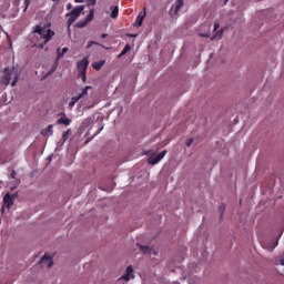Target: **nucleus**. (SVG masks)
Here are the masks:
<instances>
[{
  "mask_svg": "<svg viewBox=\"0 0 284 284\" xmlns=\"http://www.w3.org/2000/svg\"><path fill=\"white\" fill-rule=\"evenodd\" d=\"M34 33L38 41L34 43L36 48L43 49L49 41H51L52 37H54V31L48 28H43L41 26H36Z\"/></svg>",
  "mask_w": 284,
  "mask_h": 284,
  "instance_id": "f257e3e1",
  "label": "nucleus"
},
{
  "mask_svg": "<svg viewBox=\"0 0 284 284\" xmlns=\"http://www.w3.org/2000/svg\"><path fill=\"white\" fill-rule=\"evenodd\" d=\"M10 81H12L11 85L12 88H14V85H17V83L19 82V73L14 69L10 70L9 68H6L4 77L2 78L1 83H3V85H10Z\"/></svg>",
  "mask_w": 284,
  "mask_h": 284,
  "instance_id": "f03ea898",
  "label": "nucleus"
},
{
  "mask_svg": "<svg viewBox=\"0 0 284 284\" xmlns=\"http://www.w3.org/2000/svg\"><path fill=\"white\" fill-rule=\"evenodd\" d=\"M83 10H85V7L78 6V7L73 8L69 13H67V17H69V19L67 21L68 30H70V26H72V23H74V21H77V19H79V17H81V12H83Z\"/></svg>",
  "mask_w": 284,
  "mask_h": 284,
  "instance_id": "7ed1b4c3",
  "label": "nucleus"
},
{
  "mask_svg": "<svg viewBox=\"0 0 284 284\" xmlns=\"http://www.w3.org/2000/svg\"><path fill=\"white\" fill-rule=\"evenodd\" d=\"M91 21H94V9H91L89 11V14L84 20L77 22L75 28H85V26H88V23H91Z\"/></svg>",
  "mask_w": 284,
  "mask_h": 284,
  "instance_id": "20e7f679",
  "label": "nucleus"
},
{
  "mask_svg": "<svg viewBox=\"0 0 284 284\" xmlns=\"http://www.w3.org/2000/svg\"><path fill=\"white\" fill-rule=\"evenodd\" d=\"M166 154H168V151H165V150L162 151L161 153H159L158 155L153 154L151 158H149L150 165H156V163L162 161Z\"/></svg>",
  "mask_w": 284,
  "mask_h": 284,
  "instance_id": "39448f33",
  "label": "nucleus"
},
{
  "mask_svg": "<svg viewBox=\"0 0 284 284\" xmlns=\"http://www.w3.org/2000/svg\"><path fill=\"white\" fill-rule=\"evenodd\" d=\"M88 65H90L88 58H83L81 61L77 63V68L79 71H88Z\"/></svg>",
  "mask_w": 284,
  "mask_h": 284,
  "instance_id": "423d86ee",
  "label": "nucleus"
},
{
  "mask_svg": "<svg viewBox=\"0 0 284 284\" xmlns=\"http://www.w3.org/2000/svg\"><path fill=\"white\" fill-rule=\"evenodd\" d=\"M40 263L42 265H47V267H51L52 265H54V262L52 261V256L44 254L43 257L41 258Z\"/></svg>",
  "mask_w": 284,
  "mask_h": 284,
  "instance_id": "0eeeda50",
  "label": "nucleus"
},
{
  "mask_svg": "<svg viewBox=\"0 0 284 284\" xmlns=\"http://www.w3.org/2000/svg\"><path fill=\"white\" fill-rule=\"evenodd\" d=\"M3 203L6 207L10 209L12 205H14V197H12L10 193H7L3 197Z\"/></svg>",
  "mask_w": 284,
  "mask_h": 284,
  "instance_id": "6e6552de",
  "label": "nucleus"
},
{
  "mask_svg": "<svg viewBox=\"0 0 284 284\" xmlns=\"http://www.w3.org/2000/svg\"><path fill=\"white\" fill-rule=\"evenodd\" d=\"M123 281H130V278H134V268L132 266L126 267V273L121 277Z\"/></svg>",
  "mask_w": 284,
  "mask_h": 284,
  "instance_id": "1a4fd4ad",
  "label": "nucleus"
},
{
  "mask_svg": "<svg viewBox=\"0 0 284 284\" xmlns=\"http://www.w3.org/2000/svg\"><path fill=\"white\" fill-rule=\"evenodd\" d=\"M60 116L61 118L57 122L58 125H70L72 123V120L68 119L65 113H61Z\"/></svg>",
  "mask_w": 284,
  "mask_h": 284,
  "instance_id": "9d476101",
  "label": "nucleus"
},
{
  "mask_svg": "<svg viewBox=\"0 0 284 284\" xmlns=\"http://www.w3.org/2000/svg\"><path fill=\"white\" fill-rule=\"evenodd\" d=\"M42 136H52L54 134V125L50 124L47 129L41 131Z\"/></svg>",
  "mask_w": 284,
  "mask_h": 284,
  "instance_id": "9b49d317",
  "label": "nucleus"
},
{
  "mask_svg": "<svg viewBox=\"0 0 284 284\" xmlns=\"http://www.w3.org/2000/svg\"><path fill=\"white\" fill-rule=\"evenodd\" d=\"M143 19H145V12L143 14L139 13L134 22V28H141L143 26Z\"/></svg>",
  "mask_w": 284,
  "mask_h": 284,
  "instance_id": "f8f14e48",
  "label": "nucleus"
},
{
  "mask_svg": "<svg viewBox=\"0 0 284 284\" xmlns=\"http://www.w3.org/2000/svg\"><path fill=\"white\" fill-rule=\"evenodd\" d=\"M119 18V6H111V19Z\"/></svg>",
  "mask_w": 284,
  "mask_h": 284,
  "instance_id": "ddd939ff",
  "label": "nucleus"
},
{
  "mask_svg": "<svg viewBox=\"0 0 284 284\" xmlns=\"http://www.w3.org/2000/svg\"><path fill=\"white\" fill-rule=\"evenodd\" d=\"M201 30H210V26L209 24H202L200 27V31ZM200 37H204V39H209L210 33H203V32H199Z\"/></svg>",
  "mask_w": 284,
  "mask_h": 284,
  "instance_id": "4468645a",
  "label": "nucleus"
},
{
  "mask_svg": "<svg viewBox=\"0 0 284 284\" xmlns=\"http://www.w3.org/2000/svg\"><path fill=\"white\" fill-rule=\"evenodd\" d=\"M104 65H105V60H100V61H98V62H94V63L92 64V68H93L94 70H101Z\"/></svg>",
  "mask_w": 284,
  "mask_h": 284,
  "instance_id": "2eb2a0df",
  "label": "nucleus"
},
{
  "mask_svg": "<svg viewBox=\"0 0 284 284\" xmlns=\"http://www.w3.org/2000/svg\"><path fill=\"white\" fill-rule=\"evenodd\" d=\"M80 100H81V97H79V95L71 98V101L69 102V108L70 109L74 108L77 102L80 101Z\"/></svg>",
  "mask_w": 284,
  "mask_h": 284,
  "instance_id": "dca6fc26",
  "label": "nucleus"
},
{
  "mask_svg": "<svg viewBox=\"0 0 284 284\" xmlns=\"http://www.w3.org/2000/svg\"><path fill=\"white\" fill-rule=\"evenodd\" d=\"M182 8H183V0H178L175 3L174 13L179 14V10H181Z\"/></svg>",
  "mask_w": 284,
  "mask_h": 284,
  "instance_id": "f3484780",
  "label": "nucleus"
},
{
  "mask_svg": "<svg viewBox=\"0 0 284 284\" xmlns=\"http://www.w3.org/2000/svg\"><path fill=\"white\" fill-rule=\"evenodd\" d=\"M89 90H92V87H85V88L82 90V92L79 93L78 97H80V99H83V97H87Z\"/></svg>",
  "mask_w": 284,
  "mask_h": 284,
  "instance_id": "a211bd4d",
  "label": "nucleus"
},
{
  "mask_svg": "<svg viewBox=\"0 0 284 284\" xmlns=\"http://www.w3.org/2000/svg\"><path fill=\"white\" fill-rule=\"evenodd\" d=\"M140 250H141V252H143V254H150L152 252V248H150V246H145V245H140Z\"/></svg>",
  "mask_w": 284,
  "mask_h": 284,
  "instance_id": "6ab92c4d",
  "label": "nucleus"
},
{
  "mask_svg": "<svg viewBox=\"0 0 284 284\" xmlns=\"http://www.w3.org/2000/svg\"><path fill=\"white\" fill-rule=\"evenodd\" d=\"M87 71H79V78L82 79L83 83L88 81V77L85 75Z\"/></svg>",
  "mask_w": 284,
  "mask_h": 284,
  "instance_id": "aec40b11",
  "label": "nucleus"
},
{
  "mask_svg": "<svg viewBox=\"0 0 284 284\" xmlns=\"http://www.w3.org/2000/svg\"><path fill=\"white\" fill-rule=\"evenodd\" d=\"M222 37H223V31H219L215 36H213L211 40L214 41L215 39H221Z\"/></svg>",
  "mask_w": 284,
  "mask_h": 284,
  "instance_id": "412c9836",
  "label": "nucleus"
},
{
  "mask_svg": "<svg viewBox=\"0 0 284 284\" xmlns=\"http://www.w3.org/2000/svg\"><path fill=\"white\" fill-rule=\"evenodd\" d=\"M132 48L130 47V44H125V47L123 48V50L121 51L122 54H125L126 52H129Z\"/></svg>",
  "mask_w": 284,
  "mask_h": 284,
  "instance_id": "4be33fe9",
  "label": "nucleus"
},
{
  "mask_svg": "<svg viewBox=\"0 0 284 284\" xmlns=\"http://www.w3.org/2000/svg\"><path fill=\"white\" fill-rule=\"evenodd\" d=\"M55 70H57V64L53 65L49 72H47L45 77H50L53 72H55Z\"/></svg>",
  "mask_w": 284,
  "mask_h": 284,
  "instance_id": "5701e85b",
  "label": "nucleus"
},
{
  "mask_svg": "<svg viewBox=\"0 0 284 284\" xmlns=\"http://www.w3.org/2000/svg\"><path fill=\"white\" fill-rule=\"evenodd\" d=\"M192 143H194V140L192 138L187 139L185 142L186 148H190L192 145Z\"/></svg>",
  "mask_w": 284,
  "mask_h": 284,
  "instance_id": "b1692460",
  "label": "nucleus"
},
{
  "mask_svg": "<svg viewBox=\"0 0 284 284\" xmlns=\"http://www.w3.org/2000/svg\"><path fill=\"white\" fill-rule=\"evenodd\" d=\"M92 45H99V43L97 41H90L87 48H92Z\"/></svg>",
  "mask_w": 284,
  "mask_h": 284,
  "instance_id": "393cba45",
  "label": "nucleus"
},
{
  "mask_svg": "<svg viewBox=\"0 0 284 284\" xmlns=\"http://www.w3.org/2000/svg\"><path fill=\"white\" fill-rule=\"evenodd\" d=\"M88 6H97V0H87Z\"/></svg>",
  "mask_w": 284,
  "mask_h": 284,
  "instance_id": "a878e982",
  "label": "nucleus"
},
{
  "mask_svg": "<svg viewBox=\"0 0 284 284\" xmlns=\"http://www.w3.org/2000/svg\"><path fill=\"white\" fill-rule=\"evenodd\" d=\"M63 54H64V53L61 52V49H58V60H59V59H62Z\"/></svg>",
  "mask_w": 284,
  "mask_h": 284,
  "instance_id": "bb28decb",
  "label": "nucleus"
},
{
  "mask_svg": "<svg viewBox=\"0 0 284 284\" xmlns=\"http://www.w3.org/2000/svg\"><path fill=\"white\" fill-rule=\"evenodd\" d=\"M220 212H222V214H223V212H225V204H222V205L220 206Z\"/></svg>",
  "mask_w": 284,
  "mask_h": 284,
  "instance_id": "cd10ccee",
  "label": "nucleus"
},
{
  "mask_svg": "<svg viewBox=\"0 0 284 284\" xmlns=\"http://www.w3.org/2000/svg\"><path fill=\"white\" fill-rule=\"evenodd\" d=\"M10 176H11V179H16L17 172H16V171H12Z\"/></svg>",
  "mask_w": 284,
  "mask_h": 284,
  "instance_id": "c85d7f7f",
  "label": "nucleus"
},
{
  "mask_svg": "<svg viewBox=\"0 0 284 284\" xmlns=\"http://www.w3.org/2000/svg\"><path fill=\"white\" fill-rule=\"evenodd\" d=\"M67 10H72V3H68Z\"/></svg>",
  "mask_w": 284,
  "mask_h": 284,
  "instance_id": "c756f323",
  "label": "nucleus"
},
{
  "mask_svg": "<svg viewBox=\"0 0 284 284\" xmlns=\"http://www.w3.org/2000/svg\"><path fill=\"white\" fill-rule=\"evenodd\" d=\"M219 26H220L219 22H215L214 23V30H219Z\"/></svg>",
  "mask_w": 284,
  "mask_h": 284,
  "instance_id": "7c9ffc66",
  "label": "nucleus"
},
{
  "mask_svg": "<svg viewBox=\"0 0 284 284\" xmlns=\"http://www.w3.org/2000/svg\"><path fill=\"white\" fill-rule=\"evenodd\" d=\"M68 50H69L68 47H64V48L62 49V53L65 54V52H68Z\"/></svg>",
  "mask_w": 284,
  "mask_h": 284,
  "instance_id": "2f4dec72",
  "label": "nucleus"
},
{
  "mask_svg": "<svg viewBox=\"0 0 284 284\" xmlns=\"http://www.w3.org/2000/svg\"><path fill=\"white\" fill-rule=\"evenodd\" d=\"M106 37H108V34H106V33H103V34L101 36V39H106Z\"/></svg>",
  "mask_w": 284,
  "mask_h": 284,
  "instance_id": "473e14b6",
  "label": "nucleus"
},
{
  "mask_svg": "<svg viewBox=\"0 0 284 284\" xmlns=\"http://www.w3.org/2000/svg\"><path fill=\"white\" fill-rule=\"evenodd\" d=\"M118 57H119V59H121V57H125V54H123V52L121 51Z\"/></svg>",
  "mask_w": 284,
  "mask_h": 284,
  "instance_id": "72a5a7b5",
  "label": "nucleus"
},
{
  "mask_svg": "<svg viewBox=\"0 0 284 284\" xmlns=\"http://www.w3.org/2000/svg\"><path fill=\"white\" fill-rule=\"evenodd\" d=\"M68 134H70V130L65 134H63V139H67Z\"/></svg>",
  "mask_w": 284,
  "mask_h": 284,
  "instance_id": "f704fd0d",
  "label": "nucleus"
},
{
  "mask_svg": "<svg viewBox=\"0 0 284 284\" xmlns=\"http://www.w3.org/2000/svg\"><path fill=\"white\" fill-rule=\"evenodd\" d=\"M280 265H284V258L280 261Z\"/></svg>",
  "mask_w": 284,
  "mask_h": 284,
  "instance_id": "c9c22d12",
  "label": "nucleus"
},
{
  "mask_svg": "<svg viewBox=\"0 0 284 284\" xmlns=\"http://www.w3.org/2000/svg\"><path fill=\"white\" fill-rule=\"evenodd\" d=\"M75 3H81V0H75Z\"/></svg>",
  "mask_w": 284,
  "mask_h": 284,
  "instance_id": "e433bc0d",
  "label": "nucleus"
}]
</instances>
